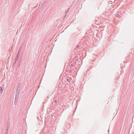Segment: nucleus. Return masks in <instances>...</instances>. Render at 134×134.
<instances>
[{"mask_svg": "<svg viewBox=\"0 0 134 134\" xmlns=\"http://www.w3.org/2000/svg\"><path fill=\"white\" fill-rule=\"evenodd\" d=\"M20 92L19 91H16L15 99L14 100V104H16L18 100Z\"/></svg>", "mask_w": 134, "mask_h": 134, "instance_id": "nucleus-1", "label": "nucleus"}, {"mask_svg": "<svg viewBox=\"0 0 134 134\" xmlns=\"http://www.w3.org/2000/svg\"><path fill=\"white\" fill-rule=\"evenodd\" d=\"M21 84L20 82H19L18 84V86L16 89V91H19L20 90V89L21 88Z\"/></svg>", "mask_w": 134, "mask_h": 134, "instance_id": "nucleus-2", "label": "nucleus"}, {"mask_svg": "<svg viewBox=\"0 0 134 134\" xmlns=\"http://www.w3.org/2000/svg\"><path fill=\"white\" fill-rule=\"evenodd\" d=\"M4 89V88L3 86L0 87V94H2L3 92V89Z\"/></svg>", "mask_w": 134, "mask_h": 134, "instance_id": "nucleus-3", "label": "nucleus"}, {"mask_svg": "<svg viewBox=\"0 0 134 134\" xmlns=\"http://www.w3.org/2000/svg\"><path fill=\"white\" fill-rule=\"evenodd\" d=\"M19 55H18L16 56V57L15 59V63L19 59Z\"/></svg>", "mask_w": 134, "mask_h": 134, "instance_id": "nucleus-4", "label": "nucleus"}, {"mask_svg": "<svg viewBox=\"0 0 134 134\" xmlns=\"http://www.w3.org/2000/svg\"><path fill=\"white\" fill-rule=\"evenodd\" d=\"M54 103L55 105L57 103V102L56 100H54Z\"/></svg>", "mask_w": 134, "mask_h": 134, "instance_id": "nucleus-5", "label": "nucleus"}, {"mask_svg": "<svg viewBox=\"0 0 134 134\" xmlns=\"http://www.w3.org/2000/svg\"><path fill=\"white\" fill-rule=\"evenodd\" d=\"M8 129H7V131H5V134H8Z\"/></svg>", "mask_w": 134, "mask_h": 134, "instance_id": "nucleus-6", "label": "nucleus"}, {"mask_svg": "<svg viewBox=\"0 0 134 134\" xmlns=\"http://www.w3.org/2000/svg\"><path fill=\"white\" fill-rule=\"evenodd\" d=\"M119 15V14H116L115 15V16L117 17H118Z\"/></svg>", "mask_w": 134, "mask_h": 134, "instance_id": "nucleus-7", "label": "nucleus"}, {"mask_svg": "<svg viewBox=\"0 0 134 134\" xmlns=\"http://www.w3.org/2000/svg\"><path fill=\"white\" fill-rule=\"evenodd\" d=\"M21 48L20 47V48H19V49H21ZM19 51H20V50H19L18 51V54H19H19H20V53L19 52Z\"/></svg>", "mask_w": 134, "mask_h": 134, "instance_id": "nucleus-8", "label": "nucleus"}, {"mask_svg": "<svg viewBox=\"0 0 134 134\" xmlns=\"http://www.w3.org/2000/svg\"><path fill=\"white\" fill-rule=\"evenodd\" d=\"M69 8L67 10V11L66 12V13L68 12V11H69Z\"/></svg>", "mask_w": 134, "mask_h": 134, "instance_id": "nucleus-9", "label": "nucleus"}, {"mask_svg": "<svg viewBox=\"0 0 134 134\" xmlns=\"http://www.w3.org/2000/svg\"><path fill=\"white\" fill-rule=\"evenodd\" d=\"M74 65V64L73 63H72L71 64V66H72V67H73V66Z\"/></svg>", "mask_w": 134, "mask_h": 134, "instance_id": "nucleus-10", "label": "nucleus"}, {"mask_svg": "<svg viewBox=\"0 0 134 134\" xmlns=\"http://www.w3.org/2000/svg\"><path fill=\"white\" fill-rule=\"evenodd\" d=\"M67 80L69 82V79H67Z\"/></svg>", "mask_w": 134, "mask_h": 134, "instance_id": "nucleus-11", "label": "nucleus"}]
</instances>
